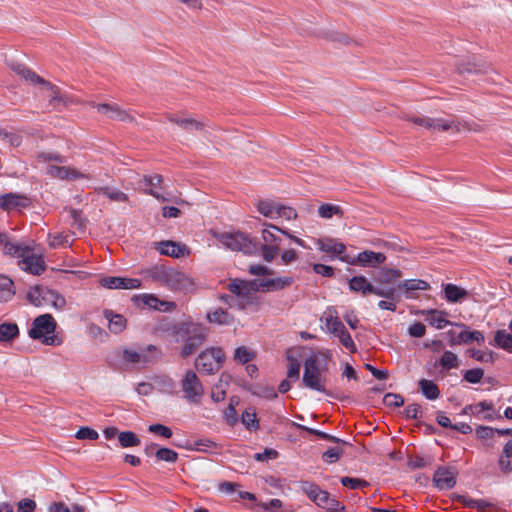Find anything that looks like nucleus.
<instances>
[{
    "mask_svg": "<svg viewBox=\"0 0 512 512\" xmlns=\"http://www.w3.org/2000/svg\"><path fill=\"white\" fill-rule=\"evenodd\" d=\"M331 354L329 351L311 354L304 361V373L302 377L305 387L323 393L335 400L344 402L349 400V396L340 390H327L322 384V371L327 369Z\"/></svg>",
    "mask_w": 512,
    "mask_h": 512,
    "instance_id": "1",
    "label": "nucleus"
},
{
    "mask_svg": "<svg viewBox=\"0 0 512 512\" xmlns=\"http://www.w3.org/2000/svg\"><path fill=\"white\" fill-rule=\"evenodd\" d=\"M167 331L176 342H184L180 351L182 358L194 354L207 338V328L192 321L174 323L167 328Z\"/></svg>",
    "mask_w": 512,
    "mask_h": 512,
    "instance_id": "2",
    "label": "nucleus"
},
{
    "mask_svg": "<svg viewBox=\"0 0 512 512\" xmlns=\"http://www.w3.org/2000/svg\"><path fill=\"white\" fill-rule=\"evenodd\" d=\"M4 254L19 259L18 265L23 270L32 275H40L46 269V264L42 255H36L30 246L10 241L6 233V241L3 242Z\"/></svg>",
    "mask_w": 512,
    "mask_h": 512,
    "instance_id": "3",
    "label": "nucleus"
},
{
    "mask_svg": "<svg viewBox=\"0 0 512 512\" xmlns=\"http://www.w3.org/2000/svg\"><path fill=\"white\" fill-rule=\"evenodd\" d=\"M141 274L144 278L159 282L173 290H182L190 283L189 278L184 273L164 265H154L143 269Z\"/></svg>",
    "mask_w": 512,
    "mask_h": 512,
    "instance_id": "4",
    "label": "nucleus"
},
{
    "mask_svg": "<svg viewBox=\"0 0 512 512\" xmlns=\"http://www.w3.org/2000/svg\"><path fill=\"white\" fill-rule=\"evenodd\" d=\"M8 65L10 69L19 75L22 79L30 82L33 85H41L48 89L51 92V98L49 102L53 107H55L58 103L66 104V96L61 94V89L58 86L45 80L22 63L10 62Z\"/></svg>",
    "mask_w": 512,
    "mask_h": 512,
    "instance_id": "5",
    "label": "nucleus"
},
{
    "mask_svg": "<svg viewBox=\"0 0 512 512\" xmlns=\"http://www.w3.org/2000/svg\"><path fill=\"white\" fill-rule=\"evenodd\" d=\"M56 327L57 323L51 314H42L33 320L28 335L33 340L42 339V342L46 345H59L60 342L57 341L55 335L49 336L55 332Z\"/></svg>",
    "mask_w": 512,
    "mask_h": 512,
    "instance_id": "6",
    "label": "nucleus"
},
{
    "mask_svg": "<svg viewBox=\"0 0 512 512\" xmlns=\"http://www.w3.org/2000/svg\"><path fill=\"white\" fill-rule=\"evenodd\" d=\"M217 240L232 251H240L247 255L258 252V242L242 232H223L215 235Z\"/></svg>",
    "mask_w": 512,
    "mask_h": 512,
    "instance_id": "7",
    "label": "nucleus"
},
{
    "mask_svg": "<svg viewBox=\"0 0 512 512\" xmlns=\"http://www.w3.org/2000/svg\"><path fill=\"white\" fill-rule=\"evenodd\" d=\"M27 300L35 307L50 304L55 309H63L66 306L65 297L54 289L35 285L27 292Z\"/></svg>",
    "mask_w": 512,
    "mask_h": 512,
    "instance_id": "8",
    "label": "nucleus"
},
{
    "mask_svg": "<svg viewBox=\"0 0 512 512\" xmlns=\"http://www.w3.org/2000/svg\"><path fill=\"white\" fill-rule=\"evenodd\" d=\"M225 361V353L221 347H210L199 353L195 359V368L203 374L217 373Z\"/></svg>",
    "mask_w": 512,
    "mask_h": 512,
    "instance_id": "9",
    "label": "nucleus"
},
{
    "mask_svg": "<svg viewBox=\"0 0 512 512\" xmlns=\"http://www.w3.org/2000/svg\"><path fill=\"white\" fill-rule=\"evenodd\" d=\"M184 397L191 403H198L204 394V388L197 374L188 369L180 381Z\"/></svg>",
    "mask_w": 512,
    "mask_h": 512,
    "instance_id": "10",
    "label": "nucleus"
},
{
    "mask_svg": "<svg viewBox=\"0 0 512 512\" xmlns=\"http://www.w3.org/2000/svg\"><path fill=\"white\" fill-rule=\"evenodd\" d=\"M31 206L32 199L25 194L9 192L0 195V209L4 211H20Z\"/></svg>",
    "mask_w": 512,
    "mask_h": 512,
    "instance_id": "11",
    "label": "nucleus"
},
{
    "mask_svg": "<svg viewBox=\"0 0 512 512\" xmlns=\"http://www.w3.org/2000/svg\"><path fill=\"white\" fill-rule=\"evenodd\" d=\"M227 289L231 293L241 298V300L238 303V307L240 309H245L246 307L252 305L257 306L259 304V300L257 297H249L248 290L246 287V280H241L237 278L233 279L228 284Z\"/></svg>",
    "mask_w": 512,
    "mask_h": 512,
    "instance_id": "12",
    "label": "nucleus"
},
{
    "mask_svg": "<svg viewBox=\"0 0 512 512\" xmlns=\"http://www.w3.org/2000/svg\"><path fill=\"white\" fill-rule=\"evenodd\" d=\"M101 286L108 289H138L142 282L137 278L106 276L100 280Z\"/></svg>",
    "mask_w": 512,
    "mask_h": 512,
    "instance_id": "13",
    "label": "nucleus"
},
{
    "mask_svg": "<svg viewBox=\"0 0 512 512\" xmlns=\"http://www.w3.org/2000/svg\"><path fill=\"white\" fill-rule=\"evenodd\" d=\"M156 249L159 250L161 255L173 258H181L189 254L186 245L171 240L156 243Z\"/></svg>",
    "mask_w": 512,
    "mask_h": 512,
    "instance_id": "14",
    "label": "nucleus"
},
{
    "mask_svg": "<svg viewBox=\"0 0 512 512\" xmlns=\"http://www.w3.org/2000/svg\"><path fill=\"white\" fill-rule=\"evenodd\" d=\"M317 245L320 251L337 255L341 261L349 262L347 257L342 255L346 250V246L343 243L338 242L336 239L329 237L318 239Z\"/></svg>",
    "mask_w": 512,
    "mask_h": 512,
    "instance_id": "15",
    "label": "nucleus"
},
{
    "mask_svg": "<svg viewBox=\"0 0 512 512\" xmlns=\"http://www.w3.org/2000/svg\"><path fill=\"white\" fill-rule=\"evenodd\" d=\"M433 483L440 490L452 489L456 485V476L448 467L440 466L433 475Z\"/></svg>",
    "mask_w": 512,
    "mask_h": 512,
    "instance_id": "16",
    "label": "nucleus"
},
{
    "mask_svg": "<svg viewBox=\"0 0 512 512\" xmlns=\"http://www.w3.org/2000/svg\"><path fill=\"white\" fill-rule=\"evenodd\" d=\"M453 502H457L466 508L476 509L479 512H486L487 509L492 508L493 504L484 499H472L468 495L453 493L451 495Z\"/></svg>",
    "mask_w": 512,
    "mask_h": 512,
    "instance_id": "17",
    "label": "nucleus"
},
{
    "mask_svg": "<svg viewBox=\"0 0 512 512\" xmlns=\"http://www.w3.org/2000/svg\"><path fill=\"white\" fill-rule=\"evenodd\" d=\"M167 119L170 122L181 127L183 130L190 133L198 130H203L205 127V124L203 122H200L191 117H185L184 115L180 114H169Z\"/></svg>",
    "mask_w": 512,
    "mask_h": 512,
    "instance_id": "18",
    "label": "nucleus"
},
{
    "mask_svg": "<svg viewBox=\"0 0 512 512\" xmlns=\"http://www.w3.org/2000/svg\"><path fill=\"white\" fill-rule=\"evenodd\" d=\"M455 325L464 328V330L457 334V339L451 340V346L459 345L461 343L469 344L473 341H476L478 344H482L485 341V337L481 331H470L464 324Z\"/></svg>",
    "mask_w": 512,
    "mask_h": 512,
    "instance_id": "19",
    "label": "nucleus"
},
{
    "mask_svg": "<svg viewBox=\"0 0 512 512\" xmlns=\"http://www.w3.org/2000/svg\"><path fill=\"white\" fill-rule=\"evenodd\" d=\"M410 121L429 130L446 131L451 128V123L444 119L413 116L410 118Z\"/></svg>",
    "mask_w": 512,
    "mask_h": 512,
    "instance_id": "20",
    "label": "nucleus"
},
{
    "mask_svg": "<svg viewBox=\"0 0 512 512\" xmlns=\"http://www.w3.org/2000/svg\"><path fill=\"white\" fill-rule=\"evenodd\" d=\"M96 108L100 114H103L110 119L119 121H128L132 119L130 115L126 111L120 109L117 104L102 103L97 104Z\"/></svg>",
    "mask_w": 512,
    "mask_h": 512,
    "instance_id": "21",
    "label": "nucleus"
},
{
    "mask_svg": "<svg viewBox=\"0 0 512 512\" xmlns=\"http://www.w3.org/2000/svg\"><path fill=\"white\" fill-rule=\"evenodd\" d=\"M444 298L449 303L461 302L468 298L469 292L455 284H443Z\"/></svg>",
    "mask_w": 512,
    "mask_h": 512,
    "instance_id": "22",
    "label": "nucleus"
},
{
    "mask_svg": "<svg viewBox=\"0 0 512 512\" xmlns=\"http://www.w3.org/2000/svg\"><path fill=\"white\" fill-rule=\"evenodd\" d=\"M386 260V256L380 252L374 251H363L360 252L357 256V263L362 266H371L374 267L376 265L384 263Z\"/></svg>",
    "mask_w": 512,
    "mask_h": 512,
    "instance_id": "23",
    "label": "nucleus"
},
{
    "mask_svg": "<svg viewBox=\"0 0 512 512\" xmlns=\"http://www.w3.org/2000/svg\"><path fill=\"white\" fill-rule=\"evenodd\" d=\"M206 318L210 323L217 325L230 326L234 323V316L223 308H217L213 312H208Z\"/></svg>",
    "mask_w": 512,
    "mask_h": 512,
    "instance_id": "24",
    "label": "nucleus"
},
{
    "mask_svg": "<svg viewBox=\"0 0 512 512\" xmlns=\"http://www.w3.org/2000/svg\"><path fill=\"white\" fill-rule=\"evenodd\" d=\"M349 289L353 292L361 293L363 296L371 294L373 284L365 276H353L349 282Z\"/></svg>",
    "mask_w": 512,
    "mask_h": 512,
    "instance_id": "25",
    "label": "nucleus"
},
{
    "mask_svg": "<svg viewBox=\"0 0 512 512\" xmlns=\"http://www.w3.org/2000/svg\"><path fill=\"white\" fill-rule=\"evenodd\" d=\"M104 316L108 320L109 330L114 334L121 333L126 327V319L121 314H116L112 310H105Z\"/></svg>",
    "mask_w": 512,
    "mask_h": 512,
    "instance_id": "26",
    "label": "nucleus"
},
{
    "mask_svg": "<svg viewBox=\"0 0 512 512\" xmlns=\"http://www.w3.org/2000/svg\"><path fill=\"white\" fill-rule=\"evenodd\" d=\"M246 389L254 396L273 400L278 397V394L273 386L263 384H250Z\"/></svg>",
    "mask_w": 512,
    "mask_h": 512,
    "instance_id": "27",
    "label": "nucleus"
},
{
    "mask_svg": "<svg viewBox=\"0 0 512 512\" xmlns=\"http://www.w3.org/2000/svg\"><path fill=\"white\" fill-rule=\"evenodd\" d=\"M446 315L447 313L445 311L431 309L426 312V320L431 326L437 329H443L447 325H452V323L446 319Z\"/></svg>",
    "mask_w": 512,
    "mask_h": 512,
    "instance_id": "28",
    "label": "nucleus"
},
{
    "mask_svg": "<svg viewBox=\"0 0 512 512\" xmlns=\"http://www.w3.org/2000/svg\"><path fill=\"white\" fill-rule=\"evenodd\" d=\"M145 187V192L158 200L165 201L166 198L160 195L154 188L157 187L162 182V176L159 174L155 175H144L141 180Z\"/></svg>",
    "mask_w": 512,
    "mask_h": 512,
    "instance_id": "29",
    "label": "nucleus"
},
{
    "mask_svg": "<svg viewBox=\"0 0 512 512\" xmlns=\"http://www.w3.org/2000/svg\"><path fill=\"white\" fill-rule=\"evenodd\" d=\"M498 466L500 471L504 474H509L512 472V440H509L504 445L498 460Z\"/></svg>",
    "mask_w": 512,
    "mask_h": 512,
    "instance_id": "30",
    "label": "nucleus"
},
{
    "mask_svg": "<svg viewBox=\"0 0 512 512\" xmlns=\"http://www.w3.org/2000/svg\"><path fill=\"white\" fill-rule=\"evenodd\" d=\"M20 334L19 327L14 322H3L0 324V342H12Z\"/></svg>",
    "mask_w": 512,
    "mask_h": 512,
    "instance_id": "31",
    "label": "nucleus"
},
{
    "mask_svg": "<svg viewBox=\"0 0 512 512\" xmlns=\"http://www.w3.org/2000/svg\"><path fill=\"white\" fill-rule=\"evenodd\" d=\"M476 435L479 439H489L494 436L495 433H497L500 436H512V428H492L489 426H483L479 425L475 429Z\"/></svg>",
    "mask_w": 512,
    "mask_h": 512,
    "instance_id": "32",
    "label": "nucleus"
},
{
    "mask_svg": "<svg viewBox=\"0 0 512 512\" xmlns=\"http://www.w3.org/2000/svg\"><path fill=\"white\" fill-rule=\"evenodd\" d=\"M418 386L423 396L428 400H435L440 396V389L432 380L420 379Z\"/></svg>",
    "mask_w": 512,
    "mask_h": 512,
    "instance_id": "33",
    "label": "nucleus"
},
{
    "mask_svg": "<svg viewBox=\"0 0 512 512\" xmlns=\"http://www.w3.org/2000/svg\"><path fill=\"white\" fill-rule=\"evenodd\" d=\"M293 283V278L290 276L277 277L273 279H264V291L273 292L283 290Z\"/></svg>",
    "mask_w": 512,
    "mask_h": 512,
    "instance_id": "34",
    "label": "nucleus"
},
{
    "mask_svg": "<svg viewBox=\"0 0 512 512\" xmlns=\"http://www.w3.org/2000/svg\"><path fill=\"white\" fill-rule=\"evenodd\" d=\"M280 203L271 200H260L257 203V211L270 219H277L278 207Z\"/></svg>",
    "mask_w": 512,
    "mask_h": 512,
    "instance_id": "35",
    "label": "nucleus"
},
{
    "mask_svg": "<svg viewBox=\"0 0 512 512\" xmlns=\"http://www.w3.org/2000/svg\"><path fill=\"white\" fill-rule=\"evenodd\" d=\"M14 295L13 281L5 275H0V303L8 302Z\"/></svg>",
    "mask_w": 512,
    "mask_h": 512,
    "instance_id": "36",
    "label": "nucleus"
},
{
    "mask_svg": "<svg viewBox=\"0 0 512 512\" xmlns=\"http://www.w3.org/2000/svg\"><path fill=\"white\" fill-rule=\"evenodd\" d=\"M399 288H402L407 293V297H412L410 295L412 292L417 290H427L430 288L428 282L421 279H408L398 284Z\"/></svg>",
    "mask_w": 512,
    "mask_h": 512,
    "instance_id": "37",
    "label": "nucleus"
},
{
    "mask_svg": "<svg viewBox=\"0 0 512 512\" xmlns=\"http://www.w3.org/2000/svg\"><path fill=\"white\" fill-rule=\"evenodd\" d=\"M295 427L302 430V431H305L309 434H312V435H315L317 436L318 438L320 439H323V440H326V441H329V442H332V443H336V444H348V442H346L345 440L343 439H340L336 436H333V435H330L326 432H323V431H320V430H317V429H314V428H310V427H307L305 425H302V424H297V423H294Z\"/></svg>",
    "mask_w": 512,
    "mask_h": 512,
    "instance_id": "38",
    "label": "nucleus"
},
{
    "mask_svg": "<svg viewBox=\"0 0 512 512\" xmlns=\"http://www.w3.org/2000/svg\"><path fill=\"white\" fill-rule=\"evenodd\" d=\"M492 345L512 353V334L506 330H497Z\"/></svg>",
    "mask_w": 512,
    "mask_h": 512,
    "instance_id": "39",
    "label": "nucleus"
},
{
    "mask_svg": "<svg viewBox=\"0 0 512 512\" xmlns=\"http://www.w3.org/2000/svg\"><path fill=\"white\" fill-rule=\"evenodd\" d=\"M269 225H272L271 223H263V226L265 228H263L262 230V239H263V244H268V245H277L280 247L281 245V242H282V238L280 235L281 232L279 231H276L275 229L269 227Z\"/></svg>",
    "mask_w": 512,
    "mask_h": 512,
    "instance_id": "40",
    "label": "nucleus"
},
{
    "mask_svg": "<svg viewBox=\"0 0 512 512\" xmlns=\"http://www.w3.org/2000/svg\"><path fill=\"white\" fill-rule=\"evenodd\" d=\"M241 422L249 431H256L259 428V420L255 408H246L241 415Z\"/></svg>",
    "mask_w": 512,
    "mask_h": 512,
    "instance_id": "41",
    "label": "nucleus"
},
{
    "mask_svg": "<svg viewBox=\"0 0 512 512\" xmlns=\"http://www.w3.org/2000/svg\"><path fill=\"white\" fill-rule=\"evenodd\" d=\"M401 277V271L398 269H382L379 271L376 282L393 286L397 279Z\"/></svg>",
    "mask_w": 512,
    "mask_h": 512,
    "instance_id": "42",
    "label": "nucleus"
},
{
    "mask_svg": "<svg viewBox=\"0 0 512 512\" xmlns=\"http://www.w3.org/2000/svg\"><path fill=\"white\" fill-rule=\"evenodd\" d=\"M118 441L122 448H130L139 446L140 438L133 431H122L118 434Z\"/></svg>",
    "mask_w": 512,
    "mask_h": 512,
    "instance_id": "43",
    "label": "nucleus"
},
{
    "mask_svg": "<svg viewBox=\"0 0 512 512\" xmlns=\"http://www.w3.org/2000/svg\"><path fill=\"white\" fill-rule=\"evenodd\" d=\"M98 193L106 196L111 201L115 202H126L128 201V195L120 190L114 189L109 186L100 187Z\"/></svg>",
    "mask_w": 512,
    "mask_h": 512,
    "instance_id": "44",
    "label": "nucleus"
},
{
    "mask_svg": "<svg viewBox=\"0 0 512 512\" xmlns=\"http://www.w3.org/2000/svg\"><path fill=\"white\" fill-rule=\"evenodd\" d=\"M132 300L136 304H139L141 302L144 306H146L150 309H153V310H158L159 303H161V300L153 294L135 295V296H133Z\"/></svg>",
    "mask_w": 512,
    "mask_h": 512,
    "instance_id": "45",
    "label": "nucleus"
},
{
    "mask_svg": "<svg viewBox=\"0 0 512 512\" xmlns=\"http://www.w3.org/2000/svg\"><path fill=\"white\" fill-rule=\"evenodd\" d=\"M48 173L55 178L71 179L76 178V172L65 166H49Z\"/></svg>",
    "mask_w": 512,
    "mask_h": 512,
    "instance_id": "46",
    "label": "nucleus"
},
{
    "mask_svg": "<svg viewBox=\"0 0 512 512\" xmlns=\"http://www.w3.org/2000/svg\"><path fill=\"white\" fill-rule=\"evenodd\" d=\"M319 216L325 219H330L334 215H337L339 217L343 216V211L340 206L325 203L319 206L318 208Z\"/></svg>",
    "mask_w": 512,
    "mask_h": 512,
    "instance_id": "47",
    "label": "nucleus"
},
{
    "mask_svg": "<svg viewBox=\"0 0 512 512\" xmlns=\"http://www.w3.org/2000/svg\"><path fill=\"white\" fill-rule=\"evenodd\" d=\"M439 365L443 370H450L459 366L457 355L451 351H445L439 359Z\"/></svg>",
    "mask_w": 512,
    "mask_h": 512,
    "instance_id": "48",
    "label": "nucleus"
},
{
    "mask_svg": "<svg viewBox=\"0 0 512 512\" xmlns=\"http://www.w3.org/2000/svg\"><path fill=\"white\" fill-rule=\"evenodd\" d=\"M255 357V353L246 346H239L234 351V360L239 364H247Z\"/></svg>",
    "mask_w": 512,
    "mask_h": 512,
    "instance_id": "49",
    "label": "nucleus"
},
{
    "mask_svg": "<svg viewBox=\"0 0 512 512\" xmlns=\"http://www.w3.org/2000/svg\"><path fill=\"white\" fill-rule=\"evenodd\" d=\"M458 71L460 74L468 73V74H477V73H485L486 66L484 64H478L475 61H468L466 63L458 64Z\"/></svg>",
    "mask_w": 512,
    "mask_h": 512,
    "instance_id": "50",
    "label": "nucleus"
},
{
    "mask_svg": "<svg viewBox=\"0 0 512 512\" xmlns=\"http://www.w3.org/2000/svg\"><path fill=\"white\" fill-rule=\"evenodd\" d=\"M157 461H164L167 463H175L178 460V453L167 447H160L155 452Z\"/></svg>",
    "mask_w": 512,
    "mask_h": 512,
    "instance_id": "51",
    "label": "nucleus"
},
{
    "mask_svg": "<svg viewBox=\"0 0 512 512\" xmlns=\"http://www.w3.org/2000/svg\"><path fill=\"white\" fill-rule=\"evenodd\" d=\"M371 294H375L387 300H394L396 296V288L388 284H381V286L373 285V291H371Z\"/></svg>",
    "mask_w": 512,
    "mask_h": 512,
    "instance_id": "52",
    "label": "nucleus"
},
{
    "mask_svg": "<svg viewBox=\"0 0 512 512\" xmlns=\"http://www.w3.org/2000/svg\"><path fill=\"white\" fill-rule=\"evenodd\" d=\"M123 359L125 362L127 363H148L150 360L148 358V356L144 353H139L137 351H134V350H130V349H125L123 351Z\"/></svg>",
    "mask_w": 512,
    "mask_h": 512,
    "instance_id": "53",
    "label": "nucleus"
},
{
    "mask_svg": "<svg viewBox=\"0 0 512 512\" xmlns=\"http://www.w3.org/2000/svg\"><path fill=\"white\" fill-rule=\"evenodd\" d=\"M340 483L344 487H348L352 490L368 487L370 484L366 480L360 478H353L348 476H343L340 478Z\"/></svg>",
    "mask_w": 512,
    "mask_h": 512,
    "instance_id": "54",
    "label": "nucleus"
},
{
    "mask_svg": "<svg viewBox=\"0 0 512 512\" xmlns=\"http://www.w3.org/2000/svg\"><path fill=\"white\" fill-rule=\"evenodd\" d=\"M469 356L479 362H490L493 363L495 359V353L493 351H481L476 349L468 350Z\"/></svg>",
    "mask_w": 512,
    "mask_h": 512,
    "instance_id": "55",
    "label": "nucleus"
},
{
    "mask_svg": "<svg viewBox=\"0 0 512 512\" xmlns=\"http://www.w3.org/2000/svg\"><path fill=\"white\" fill-rule=\"evenodd\" d=\"M258 247L261 250V255L266 262L273 261L276 255H278L280 252V247L277 245L258 244Z\"/></svg>",
    "mask_w": 512,
    "mask_h": 512,
    "instance_id": "56",
    "label": "nucleus"
},
{
    "mask_svg": "<svg viewBox=\"0 0 512 512\" xmlns=\"http://www.w3.org/2000/svg\"><path fill=\"white\" fill-rule=\"evenodd\" d=\"M302 491L308 496V498L314 503L317 502V498L319 496V492L321 490L320 486L313 483L304 481L301 485Z\"/></svg>",
    "mask_w": 512,
    "mask_h": 512,
    "instance_id": "57",
    "label": "nucleus"
},
{
    "mask_svg": "<svg viewBox=\"0 0 512 512\" xmlns=\"http://www.w3.org/2000/svg\"><path fill=\"white\" fill-rule=\"evenodd\" d=\"M383 404L389 408H399L404 404V398L397 393H386L383 397Z\"/></svg>",
    "mask_w": 512,
    "mask_h": 512,
    "instance_id": "58",
    "label": "nucleus"
},
{
    "mask_svg": "<svg viewBox=\"0 0 512 512\" xmlns=\"http://www.w3.org/2000/svg\"><path fill=\"white\" fill-rule=\"evenodd\" d=\"M484 376V370L482 368L468 369L463 374V379L471 384H477L481 381Z\"/></svg>",
    "mask_w": 512,
    "mask_h": 512,
    "instance_id": "59",
    "label": "nucleus"
},
{
    "mask_svg": "<svg viewBox=\"0 0 512 512\" xmlns=\"http://www.w3.org/2000/svg\"><path fill=\"white\" fill-rule=\"evenodd\" d=\"M287 360L289 363L288 370H287V377L290 379H298L299 374H300V367H301L300 362L298 361L297 358H295L292 355H288Z\"/></svg>",
    "mask_w": 512,
    "mask_h": 512,
    "instance_id": "60",
    "label": "nucleus"
},
{
    "mask_svg": "<svg viewBox=\"0 0 512 512\" xmlns=\"http://www.w3.org/2000/svg\"><path fill=\"white\" fill-rule=\"evenodd\" d=\"M75 437L80 440H97L99 434L95 429L83 426L77 430Z\"/></svg>",
    "mask_w": 512,
    "mask_h": 512,
    "instance_id": "61",
    "label": "nucleus"
},
{
    "mask_svg": "<svg viewBox=\"0 0 512 512\" xmlns=\"http://www.w3.org/2000/svg\"><path fill=\"white\" fill-rule=\"evenodd\" d=\"M148 431L150 433H153V434H156V435H159L163 438H170L173 434L172 430L170 427L168 426H165L163 424H160V423H155V424H150L148 426Z\"/></svg>",
    "mask_w": 512,
    "mask_h": 512,
    "instance_id": "62",
    "label": "nucleus"
},
{
    "mask_svg": "<svg viewBox=\"0 0 512 512\" xmlns=\"http://www.w3.org/2000/svg\"><path fill=\"white\" fill-rule=\"evenodd\" d=\"M403 414L407 419H414L418 420L423 417V411L419 404L413 403L408 405L404 411Z\"/></svg>",
    "mask_w": 512,
    "mask_h": 512,
    "instance_id": "63",
    "label": "nucleus"
},
{
    "mask_svg": "<svg viewBox=\"0 0 512 512\" xmlns=\"http://www.w3.org/2000/svg\"><path fill=\"white\" fill-rule=\"evenodd\" d=\"M430 462V459H426L420 455H415L408 458L407 465L411 469H421L427 467Z\"/></svg>",
    "mask_w": 512,
    "mask_h": 512,
    "instance_id": "64",
    "label": "nucleus"
}]
</instances>
